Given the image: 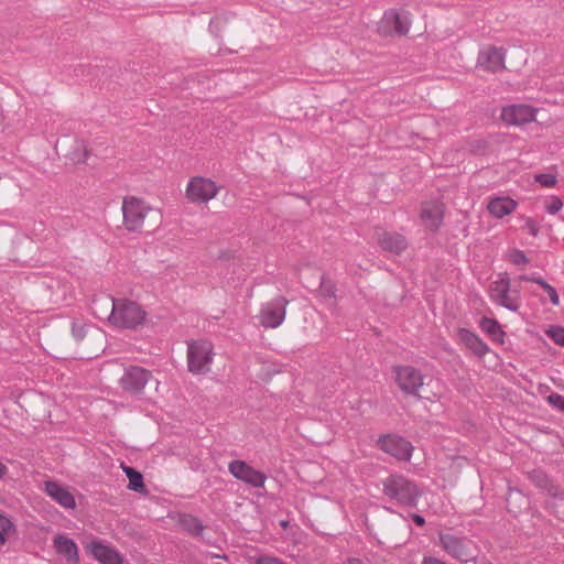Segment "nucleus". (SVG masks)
Wrapping results in <instances>:
<instances>
[{
  "label": "nucleus",
  "instance_id": "nucleus-41",
  "mask_svg": "<svg viewBox=\"0 0 564 564\" xmlns=\"http://www.w3.org/2000/svg\"><path fill=\"white\" fill-rule=\"evenodd\" d=\"M412 519L415 522V524H417V525H424L425 524V519L422 516H420V514H413Z\"/></svg>",
  "mask_w": 564,
  "mask_h": 564
},
{
  "label": "nucleus",
  "instance_id": "nucleus-44",
  "mask_svg": "<svg viewBox=\"0 0 564 564\" xmlns=\"http://www.w3.org/2000/svg\"><path fill=\"white\" fill-rule=\"evenodd\" d=\"M346 564H365V563L359 558H349Z\"/></svg>",
  "mask_w": 564,
  "mask_h": 564
},
{
  "label": "nucleus",
  "instance_id": "nucleus-37",
  "mask_svg": "<svg viewBox=\"0 0 564 564\" xmlns=\"http://www.w3.org/2000/svg\"><path fill=\"white\" fill-rule=\"evenodd\" d=\"M17 532V528L13 527V529H8L6 528V531H3V529L0 530V544H6L7 542V539L10 536V535H13L15 534Z\"/></svg>",
  "mask_w": 564,
  "mask_h": 564
},
{
  "label": "nucleus",
  "instance_id": "nucleus-2",
  "mask_svg": "<svg viewBox=\"0 0 564 564\" xmlns=\"http://www.w3.org/2000/svg\"><path fill=\"white\" fill-rule=\"evenodd\" d=\"M382 491L404 507H415L421 492L417 485L402 475H391L382 481Z\"/></svg>",
  "mask_w": 564,
  "mask_h": 564
},
{
  "label": "nucleus",
  "instance_id": "nucleus-32",
  "mask_svg": "<svg viewBox=\"0 0 564 564\" xmlns=\"http://www.w3.org/2000/svg\"><path fill=\"white\" fill-rule=\"evenodd\" d=\"M563 207V202L557 196H552L545 204V209L549 214H556L558 213Z\"/></svg>",
  "mask_w": 564,
  "mask_h": 564
},
{
  "label": "nucleus",
  "instance_id": "nucleus-1",
  "mask_svg": "<svg viewBox=\"0 0 564 564\" xmlns=\"http://www.w3.org/2000/svg\"><path fill=\"white\" fill-rule=\"evenodd\" d=\"M98 306H104L102 313L111 325L122 329H133L142 325L147 317V312L140 304L126 299L100 296L93 301L91 310L97 313Z\"/></svg>",
  "mask_w": 564,
  "mask_h": 564
},
{
  "label": "nucleus",
  "instance_id": "nucleus-3",
  "mask_svg": "<svg viewBox=\"0 0 564 564\" xmlns=\"http://www.w3.org/2000/svg\"><path fill=\"white\" fill-rule=\"evenodd\" d=\"M123 226L128 231H140L147 218L160 220L158 209L134 196L124 197L122 202Z\"/></svg>",
  "mask_w": 564,
  "mask_h": 564
},
{
  "label": "nucleus",
  "instance_id": "nucleus-43",
  "mask_svg": "<svg viewBox=\"0 0 564 564\" xmlns=\"http://www.w3.org/2000/svg\"><path fill=\"white\" fill-rule=\"evenodd\" d=\"M8 473V468L0 462V478H3Z\"/></svg>",
  "mask_w": 564,
  "mask_h": 564
},
{
  "label": "nucleus",
  "instance_id": "nucleus-24",
  "mask_svg": "<svg viewBox=\"0 0 564 564\" xmlns=\"http://www.w3.org/2000/svg\"><path fill=\"white\" fill-rule=\"evenodd\" d=\"M72 335L76 341L80 343L84 339H102V335L95 328H87L85 324L78 322L72 323Z\"/></svg>",
  "mask_w": 564,
  "mask_h": 564
},
{
  "label": "nucleus",
  "instance_id": "nucleus-29",
  "mask_svg": "<svg viewBox=\"0 0 564 564\" xmlns=\"http://www.w3.org/2000/svg\"><path fill=\"white\" fill-rule=\"evenodd\" d=\"M545 334L557 345L564 347V327L550 326Z\"/></svg>",
  "mask_w": 564,
  "mask_h": 564
},
{
  "label": "nucleus",
  "instance_id": "nucleus-23",
  "mask_svg": "<svg viewBox=\"0 0 564 564\" xmlns=\"http://www.w3.org/2000/svg\"><path fill=\"white\" fill-rule=\"evenodd\" d=\"M516 202L511 198L497 197L489 202L488 210L492 216L501 218L511 214L516 209Z\"/></svg>",
  "mask_w": 564,
  "mask_h": 564
},
{
  "label": "nucleus",
  "instance_id": "nucleus-39",
  "mask_svg": "<svg viewBox=\"0 0 564 564\" xmlns=\"http://www.w3.org/2000/svg\"><path fill=\"white\" fill-rule=\"evenodd\" d=\"M421 564H447V563L437 557H434V556H424Z\"/></svg>",
  "mask_w": 564,
  "mask_h": 564
},
{
  "label": "nucleus",
  "instance_id": "nucleus-20",
  "mask_svg": "<svg viewBox=\"0 0 564 564\" xmlns=\"http://www.w3.org/2000/svg\"><path fill=\"white\" fill-rule=\"evenodd\" d=\"M529 479L540 489L553 498L564 500V492L554 485L549 476L541 469H534L528 473Z\"/></svg>",
  "mask_w": 564,
  "mask_h": 564
},
{
  "label": "nucleus",
  "instance_id": "nucleus-4",
  "mask_svg": "<svg viewBox=\"0 0 564 564\" xmlns=\"http://www.w3.org/2000/svg\"><path fill=\"white\" fill-rule=\"evenodd\" d=\"M489 299L495 304L511 312L520 308V290L512 289L510 278L507 273H500L498 279L489 285Z\"/></svg>",
  "mask_w": 564,
  "mask_h": 564
},
{
  "label": "nucleus",
  "instance_id": "nucleus-7",
  "mask_svg": "<svg viewBox=\"0 0 564 564\" xmlns=\"http://www.w3.org/2000/svg\"><path fill=\"white\" fill-rule=\"evenodd\" d=\"M411 25L410 14L395 9L387 10L378 23V32L383 36H404Z\"/></svg>",
  "mask_w": 564,
  "mask_h": 564
},
{
  "label": "nucleus",
  "instance_id": "nucleus-13",
  "mask_svg": "<svg viewBox=\"0 0 564 564\" xmlns=\"http://www.w3.org/2000/svg\"><path fill=\"white\" fill-rule=\"evenodd\" d=\"M151 378V372L144 368L133 366L126 369L120 379L122 389L131 394H139Z\"/></svg>",
  "mask_w": 564,
  "mask_h": 564
},
{
  "label": "nucleus",
  "instance_id": "nucleus-9",
  "mask_svg": "<svg viewBox=\"0 0 564 564\" xmlns=\"http://www.w3.org/2000/svg\"><path fill=\"white\" fill-rule=\"evenodd\" d=\"M394 372L399 388L408 394L417 395L419 389L424 382L422 372L412 366H398L394 368Z\"/></svg>",
  "mask_w": 564,
  "mask_h": 564
},
{
  "label": "nucleus",
  "instance_id": "nucleus-22",
  "mask_svg": "<svg viewBox=\"0 0 564 564\" xmlns=\"http://www.w3.org/2000/svg\"><path fill=\"white\" fill-rule=\"evenodd\" d=\"M458 337L459 340L479 358L484 357L489 350V347L485 341H482L475 333L466 328L458 330Z\"/></svg>",
  "mask_w": 564,
  "mask_h": 564
},
{
  "label": "nucleus",
  "instance_id": "nucleus-33",
  "mask_svg": "<svg viewBox=\"0 0 564 564\" xmlns=\"http://www.w3.org/2000/svg\"><path fill=\"white\" fill-rule=\"evenodd\" d=\"M547 401L550 404H552L554 408L558 409L564 413V397L558 393H551L547 397Z\"/></svg>",
  "mask_w": 564,
  "mask_h": 564
},
{
  "label": "nucleus",
  "instance_id": "nucleus-5",
  "mask_svg": "<svg viewBox=\"0 0 564 564\" xmlns=\"http://www.w3.org/2000/svg\"><path fill=\"white\" fill-rule=\"evenodd\" d=\"M214 351L213 345L207 340H197L188 344L187 365L192 373L200 375L210 370Z\"/></svg>",
  "mask_w": 564,
  "mask_h": 564
},
{
  "label": "nucleus",
  "instance_id": "nucleus-16",
  "mask_svg": "<svg viewBox=\"0 0 564 564\" xmlns=\"http://www.w3.org/2000/svg\"><path fill=\"white\" fill-rule=\"evenodd\" d=\"M376 237L378 245L386 251L400 254L408 248V241L401 234L377 229Z\"/></svg>",
  "mask_w": 564,
  "mask_h": 564
},
{
  "label": "nucleus",
  "instance_id": "nucleus-18",
  "mask_svg": "<svg viewBox=\"0 0 564 564\" xmlns=\"http://www.w3.org/2000/svg\"><path fill=\"white\" fill-rule=\"evenodd\" d=\"M505 53L502 48L488 47L480 52L478 64L484 69L496 73L505 68Z\"/></svg>",
  "mask_w": 564,
  "mask_h": 564
},
{
  "label": "nucleus",
  "instance_id": "nucleus-35",
  "mask_svg": "<svg viewBox=\"0 0 564 564\" xmlns=\"http://www.w3.org/2000/svg\"><path fill=\"white\" fill-rule=\"evenodd\" d=\"M13 527H15L13 522L0 510V529L6 531V528L13 529Z\"/></svg>",
  "mask_w": 564,
  "mask_h": 564
},
{
  "label": "nucleus",
  "instance_id": "nucleus-25",
  "mask_svg": "<svg viewBox=\"0 0 564 564\" xmlns=\"http://www.w3.org/2000/svg\"><path fill=\"white\" fill-rule=\"evenodd\" d=\"M180 523L185 531L195 536L200 535L204 531V525L202 521L198 518L191 514L182 516Z\"/></svg>",
  "mask_w": 564,
  "mask_h": 564
},
{
  "label": "nucleus",
  "instance_id": "nucleus-19",
  "mask_svg": "<svg viewBox=\"0 0 564 564\" xmlns=\"http://www.w3.org/2000/svg\"><path fill=\"white\" fill-rule=\"evenodd\" d=\"M53 546L56 553L64 556L69 564L79 563L78 547L70 538L57 534L53 539Z\"/></svg>",
  "mask_w": 564,
  "mask_h": 564
},
{
  "label": "nucleus",
  "instance_id": "nucleus-30",
  "mask_svg": "<svg viewBox=\"0 0 564 564\" xmlns=\"http://www.w3.org/2000/svg\"><path fill=\"white\" fill-rule=\"evenodd\" d=\"M508 260L516 265H524L529 263V259L521 250L514 249L509 252Z\"/></svg>",
  "mask_w": 564,
  "mask_h": 564
},
{
  "label": "nucleus",
  "instance_id": "nucleus-17",
  "mask_svg": "<svg viewBox=\"0 0 564 564\" xmlns=\"http://www.w3.org/2000/svg\"><path fill=\"white\" fill-rule=\"evenodd\" d=\"M45 492L58 505L66 509L76 507L75 497L65 487L56 481L47 480L44 482Z\"/></svg>",
  "mask_w": 564,
  "mask_h": 564
},
{
  "label": "nucleus",
  "instance_id": "nucleus-11",
  "mask_svg": "<svg viewBox=\"0 0 564 564\" xmlns=\"http://www.w3.org/2000/svg\"><path fill=\"white\" fill-rule=\"evenodd\" d=\"M379 447L387 454L400 459L410 460L413 446L405 438L398 435H383L378 440Z\"/></svg>",
  "mask_w": 564,
  "mask_h": 564
},
{
  "label": "nucleus",
  "instance_id": "nucleus-6",
  "mask_svg": "<svg viewBox=\"0 0 564 564\" xmlns=\"http://www.w3.org/2000/svg\"><path fill=\"white\" fill-rule=\"evenodd\" d=\"M220 191L213 180L203 176L192 177L186 186V198L195 204H206L217 196Z\"/></svg>",
  "mask_w": 564,
  "mask_h": 564
},
{
  "label": "nucleus",
  "instance_id": "nucleus-42",
  "mask_svg": "<svg viewBox=\"0 0 564 564\" xmlns=\"http://www.w3.org/2000/svg\"><path fill=\"white\" fill-rule=\"evenodd\" d=\"M104 310H105V308H104V306H98V312L96 313L94 310H93V312H94V314H95L98 318H107V316H106V315H104V313H102V312H104Z\"/></svg>",
  "mask_w": 564,
  "mask_h": 564
},
{
  "label": "nucleus",
  "instance_id": "nucleus-21",
  "mask_svg": "<svg viewBox=\"0 0 564 564\" xmlns=\"http://www.w3.org/2000/svg\"><path fill=\"white\" fill-rule=\"evenodd\" d=\"M88 551L101 564H122L119 553L101 542H91L88 545Z\"/></svg>",
  "mask_w": 564,
  "mask_h": 564
},
{
  "label": "nucleus",
  "instance_id": "nucleus-14",
  "mask_svg": "<svg viewBox=\"0 0 564 564\" xmlns=\"http://www.w3.org/2000/svg\"><path fill=\"white\" fill-rule=\"evenodd\" d=\"M535 112L529 105H511L502 108L501 119L508 124L522 126L534 121Z\"/></svg>",
  "mask_w": 564,
  "mask_h": 564
},
{
  "label": "nucleus",
  "instance_id": "nucleus-12",
  "mask_svg": "<svg viewBox=\"0 0 564 564\" xmlns=\"http://www.w3.org/2000/svg\"><path fill=\"white\" fill-rule=\"evenodd\" d=\"M440 544L443 547V550L452 557L460 562L469 561L470 553L468 540L459 538L452 533H441Z\"/></svg>",
  "mask_w": 564,
  "mask_h": 564
},
{
  "label": "nucleus",
  "instance_id": "nucleus-8",
  "mask_svg": "<svg viewBox=\"0 0 564 564\" xmlns=\"http://www.w3.org/2000/svg\"><path fill=\"white\" fill-rule=\"evenodd\" d=\"M288 303L285 297L278 296L264 304L259 315L260 324L265 328L280 326L285 318Z\"/></svg>",
  "mask_w": 564,
  "mask_h": 564
},
{
  "label": "nucleus",
  "instance_id": "nucleus-34",
  "mask_svg": "<svg viewBox=\"0 0 564 564\" xmlns=\"http://www.w3.org/2000/svg\"><path fill=\"white\" fill-rule=\"evenodd\" d=\"M545 292L547 293L551 303L553 305L557 306L560 304V297H558V294H557L555 288L550 285L549 288H546Z\"/></svg>",
  "mask_w": 564,
  "mask_h": 564
},
{
  "label": "nucleus",
  "instance_id": "nucleus-38",
  "mask_svg": "<svg viewBox=\"0 0 564 564\" xmlns=\"http://www.w3.org/2000/svg\"><path fill=\"white\" fill-rule=\"evenodd\" d=\"M525 226L528 227L529 232H530L533 237L538 236V234H539V227H538V225H536L532 219H530V218H529V219L527 220V223H525Z\"/></svg>",
  "mask_w": 564,
  "mask_h": 564
},
{
  "label": "nucleus",
  "instance_id": "nucleus-26",
  "mask_svg": "<svg viewBox=\"0 0 564 564\" xmlns=\"http://www.w3.org/2000/svg\"><path fill=\"white\" fill-rule=\"evenodd\" d=\"M123 471L126 473L127 477L129 478V485L128 488L130 490L137 491V492H143L145 491V486L143 482V477L141 473L135 470L132 467H123Z\"/></svg>",
  "mask_w": 564,
  "mask_h": 564
},
{
  "label": "nucleus",
  "instance_id": "nucleus-31",
  "mask_svg": "<svg viewBox=\"0 0 564 564\" xmlns=\"http://www.w3.org/2000/svg\"><path fill=\"white\" fill-rule=\"evenodd\" d=\"M535 181L541 184L543 187H553L555 186L557 180L556 176L552 173H541L534 176Z\"/></svg>",
  "mask_w": 564,
  "mask_h": 564
},
{
  "label": "nucleus",
  "instance_id": "nucleus-45",
  "mask_svg": "<svg viewBox=\"0 0 564 564\" xmlns=\"http://www.w3.org/2000/svg\"><path fill=\"white\" fill-rule=\"evenodd\" d=\"M531 279H533L532 276H528V275H520L519 276V280L521 281H528V282H531Z\"/></svg>",
  "mask_w": 564,
  "mask_h": 564
},
{
  "label": "nucleus",
  "instance_id": "nucleus-28",
  "mask_svg": "<svg viewBox=\"0 0 564 564\" xmlns=\"http://www.w3.org/2000/svg\"><path fill=\"white\" fill-rule=\"evenodd\" d=\"M318 292L325 299H333L336 295V285L329 280L322 279Z\"/></svg>",
  "mask_w": 564,
  "mask_h": 564
},
{
  "label": "nucleus",
  "instance_id": "nucleus-40",
  "mask_svg": "<svg viewBox=\"0 0 564 564\" xmlns=\"http://www.w3.org/2000/svg\"><path fill=\"white\" fill-rule=\"evenodd\" d=\"M531 282L539 284L544 291L551 285L542 278L531 279Z\"/></svg>",
  "mask_w": 564,
  "mask_h": 564
},
{
  "label": "nucleus",
  "instance_id": "nucleus-27",
  "mask_svg": "<svg viewBox=\"0 0 564 564\" xmlns=\"http://www.w3.org/2000/svg\"><path fill=\"white\" fill-rule=\"evenodd\" d=\"M480 327L481 329L487 333L488 335L492 336V337H497V336H501L503 335V332L501 329V326L499 325V323L494 319V318H489V317H482L480 319Z\"/></svg>",
  "mask_w": 564,
  "mask_h": 564
},
{
  "label": "nucleus",
  "instance_id": "nucleus-10",
  "mask_svg": "<svg viewBox=\"0 0 564 564\" xmlns=\"http://www.w3.org/2000/svg\"><path fill=\"white\" fill-rule=\"evenodd\" d=\"M229 473L238 480L243 481L254 488H262L267 480V476L254 469L243 460H232L228 466Z\"/></svg>",
  "mask_w": 564,
  "mask_h": 564
},
{
  "label": "nucleus",
  "instance_id": "nucleus-36",
  "mask_svg": "<svg viewBox=\"0 0 564 564\" xmlns=\"http://www.w3.org/2000/svg\"><path fill=\"white\" fill-rule=\"evenodd\" d=\"M256 564H285V563L276 557L262 556L257 560Z\"/></svg>",
  "mask_w": 564,
  "mask_h": 564
},
{
  "label": "nucleus",
  "instance_id": "nucleus-15",
  "mask_svg": "<svg viewBox=\"0 0 564 564\" xmlns=\"http://www.w3.org/2000/svg\"><path fill=\"white\" fill-rule=\"evenodd\" d=\"M444 210L442 202H425L421 207V219L429 229L436 231L443 223Z\"/></svg>",
  "mask_w": 564,
  "mask_h": 564
}]
</instances>
